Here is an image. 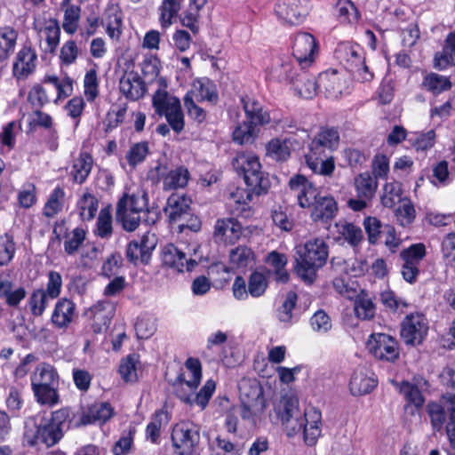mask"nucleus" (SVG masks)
<instances>
[{
  "mask_svg": "<svg viewBox=\"0 0 455 455\" xmlns=\"http://www.w3.org/2000/svg\"><path fill=\"white\" fill-rule=\"evenodd\" d=\"M282 406L279 416L287 435L291 437L303 431L306 443L314 445L321 435L320 411L312 408L302 412L299 408V400L294 396L283 397Z\"/></svg>",
  "mask_w": 455,
  "mask_h": 455,
  "instance_id": "1",
  "label": "nucleus"
},
{
  "mask_svg": "<svg viewBox=\"0 0 455 455\" xmlns=\"http://www.w3.org/2000/svg\"><path fill=\"white\" fill-rule=\"evenodd\" d=\"M234 170L243 175L247 186L245 190H237L234 194L238 204H247L253 196L266 194L269 188L268 176L261 171L259 157L252 154L238 153L232 160Z\"/></svg>",
  "mask_w": 455,
  "mask_h": 455,
  "instance_id": "2",
  "label": "nucleus"
},
{
  "mask_svg": "<svg viewBox=\"0 0 455 455\" xmlns=\"http://www.w3.org/2000/svg\"><path fill=\"white\" fill-rule=\"evenodd\" d=\"M299 257L296 259L295 271L306 283H313L316 271L321 268L328 259L327 243L321 238L309 240L297 248Z\"/></svg>",
  "mask_w": 455,
  "mask_h": 455,
  "instance_id": "3",
  "label": "nucleus"
},
{
  "mask_svg": "<svg viewBox=\"0 0 455 455\" xmlns=\"http://www.w3.org/2000/svg\"><path fill=\"white\" fill-rule=\"evenodd\" d=\"M64 432L47 419H43L39 424L36 418L29 417L25 421L22 443L24 446L34 447L38 443L47 448L57 444L63 437Z\"/></svg>",
  "mask_w": 455,
  "mask_h": 455,
  "instance_id": "4",
  "label": "nucleus"
},
{
  "mask_svg": "<svg viewBox=\"0 0 455 455\" xmlns=\"http://www.w3.org/2000/svg\"><path fill=\"white\" fill-rule=\"evenodd\" d=\"M152 105L159 116H164L170 127L176 132L183 131L185 121L180 100L167 91L158 89L153 95Z\"/></svg>",
  "mask_w": 455,
  "mask_h": 455,
  "instance_id": "5",
  "label": "nucleus"
},
{
  "mask_svg": "<svg viewBox=\"0 0 455 455\" xmlns=\"http://www.w3.org/2000/svg\"><path fill=\"white\" fill-rule=\"evenodd\" d=\"M337 59L345 62L346 68L362 83L371 82L374 75L365 63L363 50L358 45L339 44L335 51Z\"/></svg>",
  "mask_w": 455,
  "mask_h": 455,
  "instance_id": "6",
  "label": "nucleus"
},
{
  "mask_svg": "<svg viewBox=\"0 0 455 455\" xmlns=\"http://www.w3.org/2000/svg\"><path fill=\"white\" fill-rule=\"evenodd\" d=\"M200 426L192 421L175 424L171 435L174 452L177 455H194L200 443Z\"/></svg>",
  "mask_w": 455,
  "mask_h": 455,
  "instance_id": "7",
  "label": "nucleus"
},
{
  "mask_svg": "<svg viewBox=\"0 0 455 455\" xmlns=\"http://www.w3.org/2000/svg\"><path fill=\"white\" fill-rule=\"evenodd\" d=\"M148 178L154 183L163 181L164 191L184 188L189 180L190 173L183 165L169 170L167 165L158 164L148 173Z\"/></svg>",
  "mask_w": 455,
  "mask_h": 455,
  "instance_id": "8",
  "label": "nucleus"
},
{
  "mask_svg": "<svg viewBox=\"0 0 455 455\" xmlns=\"http://www.w3.org/2000/svg\"><path fill=\"white\" fill-rule=\"evenodd\" d=\"M308 148L309 150L305 156L307 166L316 174L331 176L335 170L332 151L324 148L315 138L310 142Z\"/></svg>",
  "mask_w": 455,
  "mask_h": 455,
  "instance_id": "9",
  "label": "nucleus"
},
{
  "mask_svg": "<svg viewBox=\"0 0 455 455\" xmlns=\"http://www.w3.org/2000/svg\"><path fill=\"white\" fill-rule=\"evenodd\" d=\"M427 331L428 322L423 314L408 315L401 324V338L406 345H420L425 339Z\"/></svg>",
  "mask_w": 455,
  "mask_h": 455,
  "instance_id": "10",
  "label": "nucleus"
},
{
  "mask_svg": "<svg viewBox=\"0 0 455 455\" xmlns=\"http://www.w3.org/2000/svg\"><path fill=\"white\" fill-rule=\"evenodd\" d=\"M367 346L373 356L379 360L393 363L399 357L398 342L388 334H371Z\"/></svg>",
  "mask_w": 455,
  "mask_h": 455,
  "instance_id": "11",
  "label": "nucleus"
},
{
  "mask_svg": "<svg viewBox=\"0 0 455 455\" xmlns=\"http://www.w3.org/2000/svg\"><path fill=\"white\" fill-rule=\"evenodd\" d=\"M317 52V43L311 34L299 32L294 36L292 56L302 68H309L313 65Z\"/></svg>",
  "mask_w": 455,
  "mask_h": 455,
  "instance_id": "12",
  "label": "nucleus"
},
{
  "mask_svg": "<svg viewBox=\"0 0 455 455\" xmlns=\"http://www.w3.org/2000/svg\"><path fill=\"white\" fill-rule=\"evenodd\" d=\"M156 246V240L154 235L145 234L140 240H132L127 244L126 259L134 266L148 265Z\"/></svg>",
  "mask_w": 455,
  "mask_h": 455,
  "instance_id": "13",
  "label": "nucleus"
},
{
  "mask_svg": "<svg viewBox=\"0 0 455 455\" xmlns=\"http://www.w3.org/2000/svg\"><path fill=\"white\" fill-rule=\"evenodd\" d=\"M289 187L301 208H310L322 196L317 188L300 174L291 178Z\"/></svg>",
  "mask_w": 455,
  "mask_h": 455,
  "instance_id": "14",
  "label": "nucleus"
},
{
  "mask_svg": "<svg viewBox=\"0 0 455 455\" xmlns=\"http://www.w3.org/2000/svg\"><path fill=\"white\" fill-rule=\"evenodd\" d=\"M191 199L186 195L172 194L164 209L171 224L180 223L191 215Z\"/></svg>",
  "mask_w": 455,
  "mask_h": 455,
  "instance_id": "15",
  "label": "nucleus"
},
{
  "mask_svg": "<svg viewBox=\"0 0 455 455\" xmlns=\"http://www.w3.org/2000/svg\"><path fill=\"white\" fill-rule=\"evenodd\" d=\"M163 265L169 267L178 272L191 271L197 265V262L188 258L187 254L172 243L165 245L161 253Z\"/></svg>",
  "mask_w": 455,
  "mask_h": 455,
  "instance_id": "16",
  "label": "nucleus"
},
{
  "mask_svg": "<svg viewBox=\"0 0 455 455\" xmlns=\"http://www.w3.org/2000/svg\"><path fill=\"white\" fill-rule=\"evenodd\" d=\"M122 94L129 100H138L147 92V85L138 72L125 71L119 81Z\"/></svg>",
  "mask_w": 455,
  "mask_h": 455,
  "instance_id": "17",
  "label": "nucleus"
},
{
  "mask_svg": "<svg viewBox=\"0 0 455 455\" xmlns=\"http://www.w3.org/2000/svg\"><path fill=\"white\" fill-rule=\"evenodd\" d=\"M37 55L30 45H23L17 52L12 64V75L17 79H25L36 67Z\"/></svg>",
  "mask_w": 455,
  "mask_h": 455,
  "instance_id": "18",
  "label": "nucleus"
},
{
  "mask_svg": "<svg viewBox=\"0 0 455 455\" xmlns=\"http://www.w3.org/2000/svg\"><path fill=\"white\" fill-rule=\"evenodd\" d=\"M413 380V383L402 381L401 383L395 382L394 385L406 400L407 404L405 408L413 405L416 409H419L425 403V398L419 390V387H422V384L427 386V381L422 378L419 379L414 378Z\"/></svg>",
  "mask_w": 455,
  "mask_h": 455,
  "instance_id": "19",
  "label": "nucleus"
},
{
  "mask_svg": "<svg viewBox=\"0 0 455 455\" xmlns=\"http://www.w3.org/2000/svg\"><path fill=\"white\" fill-rule=\"evenodd\" d=\"M310 208L314 222L328 223L338 212L337 202L331 196H321Z\"/></svg>",
  "mask_w": 455,
  "mask_h": 455,
  "instance_id": "20",
  "label": "nucleus"
},
{
  "mask_svg": "<svg viewBox=\"0 0 455 455\" xmlns=\"http://www.w3.org/2000/svg\"><path fill=\"white\" fill-rule=\"evenodd\" d=\"M93 315L92 328L93 332L106 331L115 314V306L110 301H99L91 307Z\"/></svg>",
  "mask_w": 455,
  "mask_h": 455,
  "instance_id": "21",
  "label": "nucleus"
},
{
  "mask_svg": "<svg viewBox=\"0 0 455 455\" xmlns=\"http://www.w3.org/2000/svg\"><path fill=\"white\" fill-rule=\"evenodd\" d=\"M242 233V226L234 218L219 219L214 226L213 237L217 242L233 243Z\"/></svg>",
  "mask_w": 455,
  "mask_h": 455,
  "instance_id": "22",
  "label": "nucleus"
},
{
  "mask_svg": "<svg viewBox=\"0 0 455 455\" xmlns=\"http://www.w3.org/2000/svg\"><path fill=\"white\" fill-rule=\"evenodd\" d=\"M301 72V64L298 60H286L282 64L275 68L270 74L271 78L279 82L290 84L292 87L300 79L297 73Z\"/></svg>",
  "mask_w": 455,
  "mask_h": 455,
  "instance_id": "23",
  "label": "nucleus"
},
{
  "mask_svg": "<svg viewBox=\"0 0 455 455\" xmlns=\"http://www.w3.org/2000/svg\"><path fill=\"white\" fill-rule=\"evenodd\" d=\"M116 220L122 223L125 231L132 232L136 230L142 220H145L142 213L128 211L127 200L125 197H121L116 205Z\"/></svg>",
  "mask_w": 455,
  "mask_h": 455,
  "instance_id": "24",
  "label": "nucleus"
},
{
  "mask_svg": "<svg viewBox=\"0 0 455 455\" xmlns=\"http://www.w3.org/2000/svg\"><path fill=\"white\" fill-rule=\"evenodd\" d=\"M319 91L328 98H338L342 94L343 83L336 70H327L318 76Z\"/></svg>",
  "mask_w": 455,
  "mask_h": 455,
  "instance_id": "25",
  "label": "nucleus"
},
{
  "mask_svg": "<svg viewBox=\"0 0 455 455\" xmlns=\"http://www.w3.org/2000/svg\"><path fill=\"white\" fill-rule=\"evenodd\" d=\"M300 0H279L275 6L277 17L291 25L302 22L303 15L299 11Z\"/></svg>",
  "mask_w": 455,
  "mask_h": 455,
  "instance_id": "26",
  "label": "nucleus"
},
{
  "mask_svg": "<svg viewBox=\"0 0 455 455\" xmlns=\"http://www.w3.org/2000/svg\"><path fill=\"white\" fill-rule=\"evenodd\" d=\"M76 306L75 304L68 299H60L55 307L52 315V324L59 328H67L73 321L75 315Z\"/></svg>",
  "mask_w": 455,
  "mask_h": 455,
  "instance_id": "27",
  "label": "nucleus"
},
{
  "mask_svg": "<svg viewBox=\"0 0 455 455\" xmlns=\"http://www.w3.org/2000/svg\"><path fill=\"white\" fill-rule=\"evenodd\" d=\"M102 25L112 40L119 41L122 35L123 13L118 6L112 5L106 10Z\"/></svg>",
  "mask_w": 455,
  "mask_h": 455,
  "instance_id": "28",
  "label": "nucleus"
},
{
  "mask_svg": "<svg viewBox=\"0 0 455 455\" xmlns=\"http://www.w3.org/2000/svg\"><path fill=\"white\" fill-rule=\"evenodd\" d=\"M114 414V410L108 403H95L80 419V425H88L96 422L105 423Z\"/></svg>",
  "mask_w": 455,
  "mask_h": 455,
  "instance_id": "29",
  "label": "nucleus"
},
{
  "mask_svg": "<svg viewBox=\"0 0 455 455\" xmlns=\"http://www.w3.org/2000/svg\"><path fill=\"white\" fill-rule=\"evenodd\" d=\"M33 28L39 33H44L47 44V50L52 53L60 44V28L55 19L46 20L44 25L38 21L33 23Z\"/></svg>",
  "mask_w": 455,
  "mask_h": 455,
  "instance_id": "30",
  "label": "nucleus"
},
{
  "mask_svg": "<svg viewBox=\"0 0 455 455\" xmlns=\"http://www.w3.org/2000/svg\"><path fill=\"white\" fill-rule=\"evenodd\" d=\"M18 40L17 30L11 26L0 27V63H6L14 52Z\"/></svg>",
  "mask_w": 455,
  "mask_h": 455,
  "instance_id": "31",
  "label": "nucleus"
},
{
  "mask_svg": "<svg viewBox=\"0 0 455 455\" xmlns=\"http://www.w3.org/2000/svg\"><path fill=\"white\" fill-rule=\"evenodd\" d=\"M434 61L435 68L439 70L455 66V33L447 36L442 52L435 53Z\"/></svg>",
  "mask_w": 455,
  "mask_h": 455,
  "instance_id": "32",
  "label": "nucleus"
},
{
  "mask_svg": "<svg viewBox=\"0 0 455 455\" xmlns=\"http://www.w3.org/2000/svg\"><path fill=\"white\" fill-rule=\"evenodd\" d=\"M242 102L248 121L258 125H264L270 122L269 114L263 110L259 101L246 97L242 99Z\"/></svg>",
  "mask_w": 455,
  "mask_h": 455,
  "instance_id": "33",
  "label": "nucleus"
},
{
  "mask_svg": "<svg viewBox=\"0 0 455 455\" xmlns=\"http://www.w3.org/2000/svg\"><path fill=\"white\" fill-rule=\"evenodd\" d=\"M307 69L301 68V72L297 73L301 77L293 86L297 94L304 99L313 98L319 91L318 79L315 80V76L311 75Z\"/></svg>",
  "mask_w": 455,
  "mask_h": 455,
  "instance_id": "34",
  "label": "nucleus"
},
{
  "mask_svg": "<svg viewBox=\"0 0 455 455\" xmlns=\"http://www.w3.org/2000/svg\"><path fill=\"white\" fill-rule=\"evenodd\" d=\"M58 387L59 375L55 368L49 363H40L31 377V387L40 385Z\"/></svg>",
  "mask_w": 455,
  "mask_h": 455,
  "instance_id": "35",
  "label": "nucleus"
},
{
  "mask_svg": "<svg viewBox=\"0 0 455 455\" xmlns=\"http://www.w3.org/2000/svg\"><path fill=\"white\" fill-rule=\"evenodd\" d=\"M355 315L361 320H371L375 316L376 306L372 297L365 290H362L355 297L354 302Z\"/></svg>",
  "mask_w": 455,
  "mask_h": 455,
  "instance_id": "36",
  "label": "nucleus"
},
{
  "mask_svg": "<svg viewBox=\"0 0 455 455\" xmlns=\"http://www.w3.org/2000/svg\"><path fill=\"white\" fill-rule=\"evenodd\" d=\"M376 386V379L368 376L363 371H355L349 383L350 391L354 395L369 394Z\"/></svg>",
  "mask_w": 455,
  "mask_h": 455,
  "instance_id": "37",
  "label": "nucleus"
},
{
  "mask_svg": "<svg viewBox=\"0 0 455 455\" xmlns=\"http://www.w3.org/2000/svg\"><path fill=\"white\" fill-rule=\"evenodd\" d=\"M266 262L272 267L276 282L285 283L289 281V274L285 269L288 262L285 254L273 251L267 254Z\"/></svg>",
  "mask_w": 455,
  "mask_h": 455,
  "instance_id": "38",
  "label": "nucleus"
},
{
  "mask_svg": "<svg viewBox=\"0 0 455 455\" xmlns=\"http://www.w3.org/2000/svg\"><path fill=\"white\" fill-rule=\"evenodd\" d=\"M173 394L183 403L192 405L194 392L197 387H192L188 383L186 372L181 369L174 380L171 382Z\"/></svg>",
  "mask_w": 455,
  "mask_h": 455,
  "instance_id": "39",
  "label": "nucleus"
},
{
  "mask_svg": "<svg viewBox=\"0 0 455 455\" xmlns=\"http://www.w3.org/2000/svg\"><path fill=\"white\" fill-rule=\"evenodd\" d=\"M93 159L88 153H81L74 160L71 175L76 183L83 184L92 172Z\"/></svg>",
  "mask_w": 455,
  "mask_h": 455,
  "instance_id": "40",
  "label": "nucleus"
},
{
  "mask_svg": "<svg viewBox=\"0 0 455 455\" xmlns=\"http://www.w3.org/2000/svg\"><path fill=\"white\" fill-rule=\"evenodd\" d=\"M241 403L248 402L250 404L257 403L259 407L262 405L266 409V400L263 395V389L258 383L249 384L243 382L239 387Z\"/></svg>",
  "mask_w": 455,
  "mask_h": 455,
  "instance_id": "41",
  "label": "nucleus"
},
{
  "mask_svg": "<svg viewBox=\"0 0 455 455\" xmlns=\"http://www.w3.org/2000/svg\"><path fill=\"white\" fill-rule=\"evenodd\" d=\"M355 187L358 197L371 199L376 193L378 181L369 172H365L355 177Z\"/></svg>",
  "mask_w": 455,
  "mask_h": 455,
  "instance_id": "42",
  "label": "nucleus"
},
{
  "mask_svg": "<svg viewBox=\"0 0 455 455\" xmlns=\"http://www.w3.org/2000/svg\"><path fill=\"white\" fill-rule=\"evenodd\" d=\"M206 2L207 0H189V5L183 12V16L180 18L181 24L188 28L194 34L198 32L199 12Z\"/></svg>",
  "mask_w": 455,
  "mask_h": 455,
  "instance_id": "43",
  "label": "nucleus"
},
{
  "mask_svg": "<svg viewBox=\"0 0 455 455\" xmlns=\"http://www.w3.org/2000/svg\"><path fill=\"white\" fill-rule=\"evenodd\" d=\"M183 0H163L158 7L159 22L163 28H169L177 17Z\"/></svg>",
  "mask_w": 455,
  "mask_h": 455,
  "instance_id": "44",
  "label": "nucleus"
},
{
  "mask_svg": "<svg viewBox=\"0 0 455 455\" xmlns=\"http://www.w3.org/2000/svg\"><path fill=\"white\" fill-rule=\"evenodd\" d=\"M291 139H272L266 145L267 156L276 161H285L291 156Z\"/></svg>",
  "mask_w": 455,
  "mask_h": 455,
  "instance_id": "45",
  "label": "nucleus"
},
{
  "mask_svg": "<svg viewBox=\"0 0 455 455\" xmlns=\"http://www.w3.org/2000/svg\"><path fill=\"white\" fill-rule=\"evenodd\" d=\"M451 82L446 76L436 73L427 74L422 81L421 87L431 93L437 95L451 88Z\"/></svg>",
  "mask_w": 455,
  "mask_h": 455,
  "instance_id": "46",
  "label": "nucleus"
},
{
  "mask_svg": "<svg viewBox=\"0 0 455 455\" xmlns=\"http://www.w3.org/2000/svg\"><path fill=\"white\" fill-rule=\"evenodd\" d=\"M258 124L250 121H244L239 124L233 132V140L240 145L251 144L258 136Z\"/></svg>",
  "mask_w": 455,
  "mask_h": 455,
  "instance_id": "47",
  "label": "nucleus"
},
{
  "mask_svg": "<svg viewBox=\"0 0 455 455\" xmlns=\"http://www.w3.org/2000/svg\"><path fill=\"white\" fill-rule=\"evenodd\" d=\"M31 387L38 403L52 407L59 403L58 387L41 384Z\"/></svg>",
  "mask_w": 455,
  "mask_h": 455,
  "instance_id": "48",
  "label": "nucleus"
},
{
  "mask_svg": "<svg viewBox=\"0 0 455 455\" xmlns=\"http://www.w3.org/2000/svg\"><path fill=\"white\" fill-rule=\"evenodd\" d=\"M331 263L333 267H341L343 265L344 267L340 270L353 276L363 275L368 270V264L365 260H344L339 258H333Z\"/></svg>",
  "mask_w": 455,
  "mask_h": 455,
  "instance_id": "49",
  "label": "nucleus"
},
{
  "mask_svg": "<svg viewBox=\"0 0 455 455\" xmlns=\"http://www.w3.org/2000/svg\"><path fill=\"white\" fill-rule=\"evenodd\" d=\"M65 191L57 187L51 193L44 207V215L47 218H52L62 211L64 206Z\"/></svg>",
  "mask_w": 455,
  "mask_h": 455,
  "instance_id": "50",
  "label": "nucleus"
},
{
  "mask_svg": "<svg viewBox=\"0 0 455 455\" xmlns=\"http://www.w3.org/2000/svg\"><path fill=\"white\" fill-rule=\"evenodd\" d=\"M50 300L52 299L44 292V289L34 290L28 301L31 314L34 316L43 315Z\"/></svg>",
  "mask_w": 455,
  "mask_h": 455,
  "instance_id": "51",
  "label": "nucleus"
},
{
  "mask_svg": "<svg viewBox=\"0 0 455 455\" xmlns=\"http://www.w3.org/2000/svg\"><path fill=\"white\" fill-rule=\"evenodd\" d=\"M402 201V184L398 181L386 183L381 196L383 206L392 208L397 202Z\"/></svg>",
  "mask_w": 455,
  "mask_h": 455,
  "instance_id": "52",
  "label": "nucleus"
},
{
  "mask_svg": "<svg viewBox=\"0 0 455 455\" xmlns=\"http://www.w3.org/2000/svg\"><path fill=\"white\" fill-rule=\"evenodd\" d=\"M426 256V246L421 243H414L400 252L403 263L419 267Z\"/></svg>",
  "mask_w": 455,
  "mask_h": 455,
  "instance_id": "53",
  "label": "nucleus"
},
{
  "mask_svg": "<svg viewBox=\"0 0 455 455\" xmlns=\"http://www.w3.org/2000/svg\"><path fill=\"white\" fill-rule=\"evenodd\" d=\"M112 215L109 207L100 210L96 223L95 234L102 239H108L112 235Z\"/></svg>",
  "mask_w": 455,
  "mask_h": 455,
  "instance_id": "54",
  "label": "nucleus"
},
{
  "mask_svg": "<svg viewBox=\"0 0 455 455\" xmlns=\"http://www.w3.org/2000/svg\"><path fill=\"white\" fill-rule=\"evenodd\" d=\"M98 199L90 193H84L81 199L78 201L81 218L84 220H92L95 217V214L98 211Z\"/></svg>",
  "mask_w": 455,
  "mask_h": 455,
  "instance_id": "55",
  "label": "nucleus"
},
{
  "mask_svg": "<svg viewBox=\"0 0 455 455\" xmlns=\"http://www.w3.org/2000/svg\"><path fill=\"white\" fill-rule=\"evenodd\" d=\"M122 197H125L127 200L128 211L142 213L143 216H147L148 214V194L145 191H138L131 196L125 193Z\"/></svg>",
  "mask_w": 455,
  "mask_h": 455,
  "instance_id": "56",
  "label": "nucleus"
},
{
  "mask_svg": "<svg viewBox=\"0 0 455 455\" xmlns=\"http://www.w3.org/2000/svg\"><path fill=\"white\" fill-rule=\"evenodd\" d=\"M315 139L321 142L324 148L333 152L339 143V132L335 127L326 126L321 128V131L315 135Z\"/></svg>",
  "mask_w": 455,
  "mask_h": 455,
  "instance_id": "57",
  "label": "nucleus"
},
{
  "mask_svg": "<svg viewBox=\"0 0 455 455\" xmlns=\"http://www.w3.org/2000/svg\"><path fill=\"white\" fill-rule=\"evenodd\" d=\"M298 300V296L293 291L286 293L281 307L277 309V318L280 322L290 323L292 319V310L294 309Z\"/></svg>",
  "mask_w": 455,
  "mask_h": 455,
  "instance_id": "58",
  "label": "nucleus"
},
{
  "mask_svg": "<svg viewBox=\"0 0 455 455\" xmlns=\"http://www.w3.org/2000/svg\"><path fill=\"white\" fill-rule=\"evenodd\" d=\"M149 152L148 143L140 141L133 144L126 153V160L130 166L135 167L142 163Z\"/></svg>",
  "mask_w": 455,
  "mask_h": 455,
  "instance_id": "59",
  "label": "nucleus"
},
{
  "mask_svg": "<svg viewBox=\"0 0 455 455\" xmlns=\"http://www.w3.org/2000/svg\"><path fill=\"white\" fill-rule=\"evenodd\" d=\"M267 280L264 274L252 272L248 280V292L253 298L262 296L267 288Z\"/></svg>",
  "mask_w": 455,
  "mask_h": 455,
  "instance_id": "60",
  "label": "nucleus"
},
{
  "mask_svg": "<svg viewBox=\"0 0 455 455\" xmlns=\"http://www.w3.org/2000/svg\"><path fill=\"white\" fill-rule=\"evenodd\" d=\"M81 8L78 5H69L64 12L62 27L66 33L74 34L78 28Z\"/></svg>",
  "mask_w": 455,
  "mask_h": 455,
  "instance_id": "61",
  "label": "nucleus"
},
{
  "mask_svg": "<svg viewBox=\"0 0 455 455\" xmlns=\"http://www.w3.org/2000/svg\"><path fill=\"white\" fill-rule=\"evenodd\" d=\"M339 234L352 247H357L364 238L361 228L353 223H345L342 225L339 229Z\"/></svg>",
  "mask_w": 455,
  "mask_h": 455,
  "instance_id": "62",
  "label": "nucleus"
},
{
  "mask_svg": "<svg viewBox=\"0 0 455 455\" xmlns=\"http://www.w3.org/2000/svg\"><path fill=\"white\" fill-rule=\"evenodd\" d=\"M229 259L234 267H246L253 259V252L246 246H238L230 251Z\"/></svg>",
  "mask_w": 455,
  "mask_h": 455,
  "instance_id": "63",
  "label": "nucleus"
},
{
  "mask_svg": "<svg viewBox=\"0 0 455 455\" xmlns=\"http://www.w3.org/2000/svg\"><path fill=\"white\" fill-rule=\"evenodd\" d=\"M443 399L450 403L449 418L445 428L451 446L455 447V394H446L443 395Z\"/></svg>",
  "mask_w": 455,
  "mask_h": 455,
  "instance_id": "64",
  "label": "nucleus"
}]
</instances>
